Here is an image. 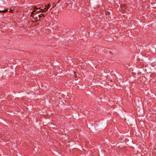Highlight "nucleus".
Listing matches in <instances>:
<instances>
[{
	"label": "nucleus",
	"mask_w": 156,
	"mask_h": 156,
	"mask_svg": "<svg viewBox=\"0 0 156 156\" xmlns=\"http://www.w3.org/2000/svg\"><path fill=\"white\" fill-rule=\"evenodd\" d=\"M107 125V123L105 122H103L100 123L99 128L102 129L103 128H105Z\"/></svg>",
	"instance_id": "nucleus-1"
},
{
	"label": "nucleus",
	"mask_w": 156,
	"mask_h": 156,
	"mask_svg": "<svg viewBox=\"0 0 156 156\" xmlns=\"http://www.w3.org/2000/svg\"><path fill=\"white\" fill-rule=\"evenodd\" d=\"M7 11H8V10H6L5 9H4V10H1L0 12L5 13Z\"/></svg>",
	"instance_id": "nucleus-4"
},
{
	"label": "nucleus",
	"mask_w": 156,
	"mask_h": 156,
	"mask_svg": "<svg viewBox=\"0 0 156 156\" xmlns=\"http://www.w3.org/2000/svg\"><path fill=\"white\" fill-rule=\"evenodd\" d=\"M37 9H38V8H37V9L36 10H35L34 11H33L31 13V16H32L34 18L36 19L37 18L38 15H37L36 16H35L34 15V12L36 11L37 10Z\"/></svg>",
	"instance_id": "nucleus-3"
},
{
	"label": "nucleus",
	"mask_w": 156,
	"mask_h": 156,
	"mask_svg": "<svg viewBox=\"0 0 156 156\" xmlns=\"http://www.w3.org/2000/svg\"><path fill=\"white\" fill-rule=\"evenodd\" d=\"M40 20H41L40 18H37L36 19V22H37L38 21H40Z\"/></svg>",
	"instance_id": "nucleus-5"
},
{
	"label": "nucleus",
	"mask_w": 156,
	"mask_h": 156,
	"mask_svg": "<svg viewBox=\"0 0 156 156\" xmlns=\"http://www.w3.org/2000/svg\"><path fill=\"white\" fill-rule=\"evenodd\" d=\"M12 9H10V10H9V11H8V12H11V11H12Z\"/></svg>",
	"instance_id": "nucleus-10"
},
{
	"label": "nucleus",
	"mask_w": 156,
	"mask_h": 156,
	"mask_svg": "<svg viewBox=\"0 0 156 156\" xmlns=\"http://www.w3.org/2000/svg\"><path fill=\"white\" fill-rule=\"evenodd\" d=\"M37 16L39 17V18H40L41 17H42V16L41 14L40 15H38Z\"/></svg>",
	"instance_id": "nucleus-7"
},
{
	"label": "nucleus",
	"mask_w": 156,
	"mask_h": 156,
	"mask_svg": "<svg viewBox=\"0 0 156 156\" xmlns=\"http://www.w3.org/2000/svg\"><path fill=\"white\" fill-rule=\"evenodd\" d=\"M38 9H40L41 11L43 12H46L48 10V7L46 5H42L41 8H39Z\"/></svg>",
	"instance_id": "nucleus-2"
},
{
	"label": "nucleus",
	"mask_w": 156,
	"mask_h": 156,
	"mask_svg": "<svg viewBox=\"0 0 156 156\" xmlns=\"http://www.w3.org/2000/svg\"><path fill=\"white\" fill-rule=\"evenodd\" d=\"M51 5H50L49 4H48V5L47 6V7H48V9L50 8L51 6Z\"/></svg>",
	"instance_id": "nucleus-6"
},
{
	"label": "nucleus",
	"mask_w": 156,
	"mask_h": 156,
	"mask_svg": "<svg viewBox=\"0 0 156 156\" xmlns=\"http://www.w3.org/2000/svg\"><path fill=\"white\" fill-rule=\"evenodd\" d=\"M53 7H52V8H54V7L56 5V4H55V5H54V4H53Z\"/></svg>",
	"instance_id": "nucleus-9"
},
{
	"label": "nucleus",
	"mask_w": 156,
	"mask_h": 156,
	"mask_svg": "<svg viewBox=\"0 0 156 156\" xmlns=\"http://www.w3.org/2000/svg\"><path fill=\"white\" fill-rule=\"evenodd\" d=\"M41 15H42V16H45L46 15V14H41Z\"/></svg>",
	"instance_id": "nucleus-8"
}]
</instances>
